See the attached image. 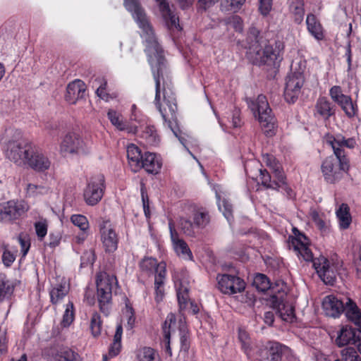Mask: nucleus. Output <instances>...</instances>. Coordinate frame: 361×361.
<instances>
[{"instance_id":"f3484780","label":"nucleus","mask_w":361,"mask_h":361,"mask_svg":"<svg viewBox=\"0 0 361 361\" xmlns=\"http://www.w3.org/2000/svg\"><path fill=\"white\" fill-rule=\"evenodd\" d=\"M314 267L321 279L327 285L333 286L336 279V272L329 266V260L322 256L314 260Z\"/></svg>"},{"instance_id":"dca6fc26","label":"nucleus","mask_w":361,"mask_h":361,"mask_svg":"<svg viewBox=\"0 0 361 361\" xmlns=\"http://www.w3.org/2000/svg\"><path fill=\"white\" fill-rule=\"evenodd\" d=\"M27 207L23 202L11 200L2 204L1 221L11 222L23 215Z\"/></svg>"},{"instance_id":"69168bd1","label":"nucleus","mask_w":361,"mask_h":361,"mask_svg":"<svg viewBox=\"0 0 361 361\" xmlns=\"http://www.w3.org/2000/svg\"><path fill=\"white\" fill-rule=\"evenodd\" d=\"M224 211L223 212L224 216L226 219L230 221L232 219V207L231 204L224 202Z\"/></svg>"},{"instance_id":"864d4df0","label":"nucleus","mask_w":361,"mask_h":361,"mask_svg":"<svg viewBox=\"0 0 361 361\" xmlns=\"http://www.w3.org/2000/svg\"><path fill=\"white\" fill-rule=\"evenodd\" d=\"M47 190H48L47 188L42 185H37L32 183H29L27 185V192L31 195H35V194L46 193Z\"/></svg>"},{"instance_id":"680f3d73","label":"nucleus","mask_w":361,"mask_h":361,"mask_svg":"<svg viewBox=\"0 0 361 361\" xmlns=\"http://www.w3.org/2000/svg\"><path fill=\"white\" fill-rule=\"evenodd\" d=\"M121 343H115L113 341V343L111 344L109 350V354L111 357H115L118 355V353L121 351Z\"/></svg>"},{"instance_id":"6ab92c4d","label":"nucleus","mask_w":361,"mask_h":361,"mask_svg":"<svg viewBox=\"0 0 361 361\" xmlns=\"http://www.w3.org/2000/svg\"><path fill=\"white\" fill-rule=\"evenodd\" d=\"M322 307L326 316L336 318L344 312V303L336 296H326L322 302Z\"/></svg>"},{"instance_id":"2eb2a0df","label":"nucleus","mask_w":361,"mask_h":361,"mask_svg":"<svg viewBox=\"0 0 361 361\" xmlns=\"http://www.w3.org/2000/svg\"><path fill=\"white\" fill-rule=\"evenodd\" d=\"M26 165L32 169L44 172L48 170L51 166V161L49 158L42 152V151L32 143Z\"/></svg>"},{"instance_id":"3c124183","label":"nucleus","mask_w":361,"mask_h":361,"mask_svg":"<svg viewBox=\"0 0 361 361\" xmlns=\"http://www.w3.org/2000/svg\"><path fill=\"white\" fill-rule=\"evenodd\" d=\"M71 222L82 231H86L89 228V223L85 216L82 214H73L71 217Z\"/></svg>"},{"instance_id":"c756f323","label":"nucleus","mask_w":361,"mask_h":361,"mask_svg":"<svg viewBox=\"0 0 361 361\" xmlns=\"http://www.w3.org/2000/svg\"><path fill=\"white\" fill-rule=\"evenodd\" d=\"M336 216L341 228L347 229L350 226L352 218L350 214V208L347 204L343 203L340 205L336 210Z\"/></svg>"},{"instance_id":"58836bf2","label":"nucleus","mask_w":361,"mask_h":361,"mask_svg":"<svg viewBox=\"0 0 361 361\" xmlns=\"http://www.w3.org/2000/svg\"><path fill=\"white\" fill-rule=\"evenodd\" d=\"M343 98V100L341 101L338 105L344 111L348 117L352 118L355 116L358 111L356 102H353L350 96L347 95Z\"/></svg>"},{"instance_id":"338daca9","label":"nucleus","mask_w":361,"mask_h":361,"mask_svg":"<svg viewBox=\"0 0 361 361\" xmlns=\"http://www.w3.org/2000/svg\"><path fill=\"white\" fill-rule=\"evenodd\" d=\"M123 334V327L121 324H118L114 336V342L121 343V338Z\"/></svg>"},{"instance_id":"4c0bfd02","label":"nucleus","mask_w":361,"mask_h":361,"mask_svg":"<svg viewBox=\"0 0 361 361\" xmlns=\"http://www.w3.org/2000/svg\"><path fill=\"white\" fill-rule=\"evenodd\" d=\"M290 10L294 14V20L300 23L304 16V0H290Z\"/></svg>"},{"instance_id":"7c9ffc66","label":"nucleus","mask_w":361,"mask_h":361,"mask_svg":"<svg viewBox=\"0 0 361 361\" xmlns=\"http://www.w3.org/2000/svg\"><path fill=\"white\" fill-rule=\"evenodd\" d=\"M315 109L317 114L324 119H328L334 114L331 102L325 97L317 99Z\"/></svg>"},{"instance_id":"c9c22d12","label":"nucleus","mask_w":361,"mask_h":361,"mask_svg":"<svg viewBox=\"0 0 361 361\" xmlns=\"http://www.w3.org/2000/svg\"><path fill=\"white\" fill-rule=\"evenodd\" d=\"M179 336L180 350L188 353L190 346V335L185 322L181 320L179 322Z\"/></svg>"},{"instance_id":"20e7f679","label":"nucleus","mask_w":361,"mask_h":361,"mask_svg":"<svg viewBox=\"0 0 361 361\" xmlns=\"http://www.w3.org/2000/svg\"><path fill=\"white\" fill-rule=\"evenodd\" d=\"M262 161L272 171L274 179L271 180V176L267 169H260L259 178L262 185L266 188L272 190L282 188L286 192L288 196H291L293 191L288 187L286 183V176L281 164L276 161L275 157L269 154H263Z\"/></svg>"},{"instance_id":"8fccbe9b","label":"nucleus","mask_w":361,"mask_h":361,"mask_svg":"<svg viewBox=\"0 0 361 361\" xmlns=\"http://www.w3.org/2000/svg\"><path fill=\"white\" fill-rule=\"evenodd\" d=\"M17 250L11 251L8 248V245L4 246V252L2 254V262L6 267H10L16 258Z\"/></svg>"},{"instance_id":"c03bdc74","label":"nucleus","mask_w":361,"mask_h":361,"mask_svg":"<svg viewBox=\"0 0 361 361\" xmlns=\"http://www.w3.org/2000/svg\"><path fill=\"white\" fill-rule=\"evenodd\" d=\"M173 248L178 255L185 259L192 260V253L185 240L178 241L176 244L173 245Z\"/></svg>"},{"instance_id":"6e6d98bb","label":"nucleus","mask_w":361,"mask_h":361,"mask_svg":"<svg viewBox=\"0 0 361 361\" xmlns=\"http://www.w3.org/2000/svg\"><path fill=\"white\" fill-rule=\"evenodd\" d=\"M272 0H259V11L263 16H267L271 8Z\"/></svg>"},{"instance_id":"4468645a","label":"nucleus","mask_w":361,"mask_h":361,"mask_svg":"<svg viewBox=\"0 0 361 361\" xmlns=\"http://www.w3.org/2000/svg\"><path fill=\"white\" fill-rule=\"evenodd\" d=\"M219 289L224 294L241 293L245 288L244 280L231 274H219L216 277Z\"/></svg>"},{"instance_id":"473e14b6","label":"nucleus","mask_w":361,"mask_h":361,"mask_svg":"<svg viewBox=\"0 0 361 361\" xmlns=\"http://www.w3.org/2000/svg\"><path fill=\"white\" fill-rule=\"evenodd\" d=\"M69 288L66 283H58L54 286L49 291L50 301L53 305H56L61 301L68 294Z\"/></svg>"},{"instance_id":"72a5a7b5","label":"nucleus","mask_w":361,"mask_h":361,"mask_svg":"<svg viewBox=\"0 0 361 361\" xmlns=\"http://www.w3.org/2000/svg\"><path fill=\"white\" fill-rule=\"evenodd\" d=\"M166 273H164V269H160L159 276H155L154 278V290H155V300L159 302L162 300L164 295V283L166 279Z\"/></svg>"},{"instance_id":"5fc2aeb1","label":"nucleus","mask_w":361,"mask_h":361,"mask_svg":"<svg viewBox=\"0 0 361 361\" xmlns=\"http://www.w3.org/2000/svg\"><path fill=\"white\" fill-rule=\"evenodd\" d=\"M36 233L39 240H42L47 233V226L44 222H36L35 224Z\"/></svg>"},{"instance_id":"0e129e2a","label":"nucleus","mask_w":361,"mask_h":361,"mask_svg":"<svg viewBox=\"0 0 361 361\" xmlns=\"http://www.w3.org/2000/svg\"><path fill=\"white\" fill-rule=\"evenodd\" d=\"M126 313L128 314V325L132 329L135 322L133 309L128 305H126Z\"/></svg>"},{"instance_id":"5701e85b","label":"nucleus","mask_w":361,"mask_h":361,"mask_svg":"<svg viewBox=\"0 0 361 361\" xmlns=\"http://www.w3.org/2000/svg\"><path fill=\"white\" fill-rule=\"evenodd\" d=\"M357 333L358 331L355 329L344 326L338 331L335 343L339 347H343L350 343L355 344L356 343Z\"/></svg>"},{"instance_id":"bf43d9fd","label":"nucleus","mask_w":361,"mask_h":361,"mask_svg":"<svg viewBox=\"0 0 361 361\" xmlns=\"http://www.w3.org/2000/svg\"><path fill=\"white\" fill-rule=\"evenodd\" d=\"M107 85L106 81L104 80L103 82L97 87L96 93L98 97L104 100H108L109 94L106 92V87Z\"/></svg>"},{"instance_id":"c85d7f7f","label":"nucleus","mask_w":361,"mask_h":361,"mask_svg":"<svg viewBox=\"0 0 361 361\" xmlns=\"http://www.w3.org/2000/svg\"><path fill=\"white\" fill-rule=\"evenodd\" d=\"M160 11L169 29L181 30L179 24V18L171 10L169 5L162 4L161 10Z\"/></svg>"},{"instance_id":"9b49d317","label":"nucleus","mask_w":361,"mask_h":361,"mask_svg":"<svg viewBox=\"0 0 361 361\" xmlns=\"http://www.w3.org/2000/svg\"><path fill=\"white\" fill-rule=\"evenodd\" d=\"M59 151L62 156L87 154L90 148L85 144L80 136L75 133H68L62 139Z\"/></svg>"},{"instance_id":"cd10ccee","label":"nucleus","mask_w":361,"mask_h":361,"mask_svg":"<svg viewBox=\"0 0 361 361\" xmlns=\"http://www.w3.org/2000/svg\"><path fill=\"white\" fill-rule=\"evenodd\" d=\"M107 116L111 124L114 125L117 129L120 130H126L129 133H137V127L130 126L122 120L121 115L117 111L110 109L107 113Z\"/></svg>"},{"instance_id":"1a4fd4ad","label":"nucleus","mask_w":361,"mask_h":361,"mask_svg":"<svg viewBox=\"0 0 361 361\" xmlns=\"http://www.w3.org/2000/svg\"><path fill=\"white\" fill-rule=\"evenodd\" d=\"M271 292L269 302L271 307L276 311V314L283 321L293 322L295 317V308L286 300V292L282 288L274 290V288H272Z\"/></svg>"},{"instance_id":"f704fd0d","label":"nucleus","mask_w":361,"mask_h":361,"mask_svg":"<svg viewBox=\"0 0 361 361\" xmlns=\"http://www.w3.org/2000/svg\"><path fill=\"white\" fill-rule=\"evenodd\" d=\"M79 357L78 353L68 347L61 348L55 355L56 361H78Z\"/></svg>"},{"instance_id":"49530a36","label":"nucleus","mask_w":361,"mask_h":361,"mask_svg":"<svg viewBox=\"0 0 361 361\" xmlns=\"http://www.w3.org/2000/svg\"><path fill=\"white\" fill-rule=\"evenodd\" d=\"M75 319V310L73 303L72 302H68L66 305L65 312L63 315V319L61 321V325L63 327L69 326Z\"/></svg>"},{"instance_id":"a18cd8bd","label":"nucleus","mask_w":361,"mask_h":361,"mask_svg":"<svg viewBox=\"0 0 361 361\" xmlns=\"http://www.w3.org/2000/svg\"><path fill=\"white\" fill-rule=\"evenodd\" d=\"M253 284L256 286V288L261 292H264L271 287L269 278L263 274H257L255 276Z\"/></svg>"},{"instance_id":"423d86ee","label":"nucleus","mask_w":361,"mask_h":361,"mask_svg":"<svg viewBox=\"0 0 361 361\" xmlns=\"http://www.w3.org/2000/svg\"><path fill=\"white\" fill-rule=\"evenodd\" d=\"M298 66V69L295 68V71L288 74L286 79V86L284 89V98L290 104L295 103L300 92L301 88L305 82L304 71L306 68V62L300 60L295 66ZM294 63L292 64V66Z\"/></svg>"},{"instance_id":"09e8293b","label":"nucleus","mask_w":361,"mask_h":361,"mask_svg":"<svg viewBox=\"0 0 361 361\" xmlns=\"http://www.w3.org/2000/svg\"><path fill=\"white\" fill-rule=\"evenodd\" d=\"M102 322L101 317L97 312L92 314L90 319V330L93 336L97 337L100 335L102 331Z\"/></svg>"},{"instance_id":"a878e982","label":"nucleus","mask_w":361,"mask_h":361,"mask_svg":"<svg viewBox=\"0 0 361 361\" xmlns=\"http://www.w3.org/2000/svg\"><path fill=\"white\" fill-rule=\"evenodd\" d=\"M176 316L173 313H169L163 325H162V331L164 335V343L165 345V351L169 355V356H172V350L170 345V340H171V329L173 325L176 324Z\"/></svg>"},{"instance_id":"f257e3e1","label":"nucleus","mask_w":361,"mask_h":361,"mask_svg":"<svg viewBox=\"0 0 361 361\" xmlns=\"http://www.w3.org/2000/svg\"><path fill=\"white\" fill-rule=\"evenodd\" d=\"M123 4L143 31L145 52L155 81L154 104L161 115L164 124L167 125L187 151L192 155L185 145L186 140L183 137L178 136L175 130L177 111L176 99L171 82L164 78L167 71L164 49L159 43L139 1L137 0H124Z\"/></svg>"},{"instance_id":"4d7b16f0","label":"nucleus","mask_w":361,"mask_h":361,"mask_svg":"<svg viewBox=\"0 0 361 361\" xmlns=\"http://www.w3.org/2000/svg\"><path fill=\"white\" fill-rule=\"evenodd\" d=\"M61 235L59 233H50L49 235V243H47V245L50 247H56L58 246L61 242Z\"/></svg>"},{"instance_id":"f03ea898","label":"nucleus","mask_w":361,"mask_h":361,"mask_svg":"<svg viewBox=\"0 0 361 361\" xmlns=\"http://www.w3.org/2000/svg\"><path fill=\"white\" fill-rule=\"evenodd\" d=\"M327 145L331 147L335 157L326 158L321 166L324 180L328 183H335L342 177L343 173L348 171L349 159L345 154V148L353 149L356 146L354 137L345 138L342 134L332 135L327 133L324 137Z\"/></svg>"},{"instance_id":"603ef678","label":"nucleus","mask_w":361,"mask_h":361,"mask_svg":"<svg viewBox=\"0 0 361 361\" xmlns=\"http://www.w3.org/2000/svg\"><path fill=\"white\" fill-rule=\"evenodd\" d=\"M329 94L331 99L338 104H339L341 101L343 100L344 97L347 96L342 93L341 87L338 85H334L330 89Z\"/></svg>"},{"instance_id":"0eeeda50","label":"nucleus","mask_w":361,"mask_h":361,"mask_svg":"<svg viewBox=\"0 0 361 361\" xmlns=\"http://www.w3.org/2000/svg\"><path fill=\"white\" fill-rule=\"evenodd\" d=\"M249 106L254 111L257 119L267 136L274 134L273 130L275 128L276 119L272 114L267 99L264 95L260 94L257 97L256 102L249 104Z\"/></svg>"},{"instance_id":"13d9d810","label":"nucleus","mask_w":361,"mask_h":361,"mask_svg":"<svg viewBox=\"0 0 361 361\" xmlns=\"http://www.w3.org/2000/svg\"><path fill=\"white\" fill-rule=\"evenodd\" d=\"M18 242L20 245L23 257H25L28 252L30 247V240L25 238L22 237L21 235H19Z\"/></svg>"},{"instance_id":"e433bc0d","label":"nucleus","mask_w":361,"mask_h":361,"mask_svg":"<svg viewBox=\"0 0 361 361\" xmlns=\"http://www.w3.org/2000/svg\"><path fill=\"white\" fill-rule=\"evenodd\" d=\"M14 286L5 275H0V301L8 298L13 293Z\"/></svg>"},{"instance_id":"ea45409f","label":"nucleus","mask_w":361,"mask_h":361,"mask_svg":"<svg viewBox=\"0 0 361 361\" xmlns=\"http://www.w3.org/2000/svg\"><path fill=\"white\" fill-rule=\"evenodd\" d=\"M141 137L146 140L149 145H157L159 142V137L153 126H147L142 131Z\"/></svg>"},{"instance_id":"39448f33","label":"nucleus","mask_w":361,"mask_h":361,"mask_svg":"<svg viewBox=\"0 0 361 361\" xmlns=\"http://www.w3.org/2000/svg\"><path fill=\"white\" fill-rule=\"evenodd\" d=\"M211 221V216L205 208L194 209L189 218L180 217L179 228L181 232L192 238H195L200 230L206 228Z\"/></svg>"},{"instance_id":"412c9836","label":"nucleus","mask_w":361,"mask_h":361,"mask_svg":"<svg viewBox=\"0 0 361 361\" xmlns=\"http://www.w3.org/2000/svg\"><path fill=\"white\" fill-rule=\"evenodd\" d=\"M85 93V83L80 80H75L67 86L66 100L70 104H74L77 100L84 97Z\"/></svg>"},{"instance_id":"a211bd4d","label":"nucleus","mask_w":361,"mask_h":361,"mask_svg":"<svg viewBox=\"0 0 361 361\" xmlns=\"http://www.w3.org/2000/svg\"><path fill=\"white\" fill-rule=\"evenodd\" d=\"M298 235L293 237L290 241V247H292L296 255L307 262H312L314 263L313 254L311 250L308 247V239L302 233L298 231Z\"/></svg>"},{"instance_id":"393cba45","label":"nucleus","mask_w":361,"mask_h":361,"mask_svg":"<svg viewBox=\"0 0 361 361\" xmlns=\"http://www.w3.org/2000/svg\"><path fill=\"white\" fill-rule=\"evenodd\" d=\"M127 158L131 170L136 173L139 171L140 162L142 161L143 154L140 149L135 144H130L127 147Z\"/></svg>"},{"instance_id":"052dcab7","label":"nucleus","mask_w":361,"mask_h":361,"mask_svg":"<svg viewBox=\"0 0 361 361\" xmlns=\"http://www.w3.org/2000/svg\"><path fill=\"white\" fill-rule=\"evenodd\" d=\"M81 266H86L87 264H93L94 262V255L93 251L85 252L81 257Z\"/></svg>"},{"instance_id":"bb28decb","label":"nucleus","mask_w":361,"mask_h":361,"mask_svg":"<svg viewBox=\"0 0 361 361\" xmlns=\"http://www.w3.org/2000/svg\"><path fill=\"white\" fill-rule=\"evenodd\" d=\"M348 320L353 322L361 329V312L357 305L350 298L344 304V312Z\"/></svg>"},{"instance_id":"7ed1b4c3","label":"nucleus","mask_w":361,"mask_h":361,"mask_svg":"<svg viewBox=\"0 0 361 361\" xmlns=\"http://www.w3.org/2000/svg\"><path fill=\"white\" fill-rule=\"evenodd\" d=\"M270 33L261 32L251 27L246 37L247 48L252 54L253 63L259 66H279L283 60L284 44L281 40H270Z\"/></svg>"},{"instance_id":"4be33fe9","label":"nucleus","mask_w":361,"mask_h":361,"mask_svg":"<svg viewBox=\"0 0 361 361\" xmlns=\"http://www.w3.org/2000/svg\"><path fill=\"white\" fill-rule=\"evenodd\" d=\"M140 268L142 271L145 272L148 275L154 274L159 276V272L161 268L164 273H166V265L164 262H158L155 258L145 257L140 262Z\"/></svg>"},{"instance_id":"6e6552de","label":"nucleus","mask_w":361,"mask_h":361,"mask_svg":"<svg viewBox=\"0 0 361 361\" xmlns=\"http://www.w3.org/2000/svg\"><path fill=\"white\" fill-rule=\"evenodd\" d=\"M96 283L100 311L107 316L110 311L112 286L114 283H117L116 278L106 274L97 275Z\"/></svg>"},{"instance_id":"ddd939ff","label":"nucleus","mask_w":361,"mask_h":361,"mask_svg":"<svg viewBox=\"0 0 361 361\" xmlns=\"http://www.w3.org/2000/svg\"><path fill=\"white\" fill-rule=\"evenodd\" d=\"M99 233L102 246L106 252L113 253L118 248V235L109 221L99 224Z\"/></svg>"},{"instance_id":"f8f14e48","label":"nucleus","mask_w":361,"mask_h":361,"mask_svg":"<svg viewBox=\"0 0 361 361\" xmlns=\"http://www.w3.org/2000/svg\"><path fill=\"white\" fill-rule=\"evenodd\" d=\"M105 190V178L102 174H97L90 178L84 190L85 202L90 206L96 205L102 198Z\"/></svg>"},{"instance_id":"79ce46f5","label":"nucleus","mask_w":361,"mask_h":361,"mask_svg":"<svg viewBox=\"0 0 361 361\" xmlns=\"http://www.w3.org/2000/svg\"><path fill=\"white\" fill-rule=\"evenodd\" d=\"M138 361H159V355L156 351L150 347L140 348L137 354Z\"/></svg>"},{"instance_id":"b1692460","label":"nucleus","mask_w":361,"mask_h":361,"mask_svg":"<svg viewBox=\"0 0 361 361\" xmlns=\"http://www.w3.org/2000/svg\"><path fill=\"white\" fill-rule=\"evenodd\" d=\"M287 348L277 342H269L262 351L267 356V361H282Z\"/></svg>"},{"instance_id":"37998d69","label":"nucleus","mask_w":361,"mask_h":361,"mask_svg":"<svg viewBox=\"0 0 361 361\" xmlns=\"http://www.w3.org/2000/svg\"><path fill=\"white\" fill-rule=\"evenodd\" d=\"M334 361H361V356L353 347H347L341 350V358Z\"/></svg>"},{"instance_id":"a19ab883","label":"nucleus","mask_w":361,"mask_h":361,"mask_svg":"<svg viewBox=\"0 0 361 361\" xmlns=\"http://www.w3.org/2000/svg\"><path fill=\"white\" fill-rule=\"evenodd\" d=\"M238 341L241 345V350L250 357L252 353L251 340L248 334L241 329L238 330Z\"/></svg>"},{"instance_id":"de8ad7c7","label":"nucleus","mask_w":361,"mask_h":361,"mask_svg":"<svg viewBox=\"0 0 361 361\" xmlns=\"http://www.w3.org/2000/svg\"><path fill=\"white\" fill-rule=\"evenodd\" d=\"M189 290L183 284L177 289V298L180 309L185 310L187 307L188 301L189 300Z\"/></svg>"},{"instance_id":"aec40b11","label":"nucleus","mask_w":361,"mask_h":361,"mask_svg":"<svg viewBox=\"0 0 361 361\" xmlns=\"http://www.w3.org/2000/svg\"><path fill=\"white\" fill-rule=\"evenodd\" d=\"M162 166V162L159 156L154 153L145 152L142 161L140 162L139 170L144 169L145 171L151 174L159 173Z\"/></svg>"},{"instance_id":"9d476101","label":"nucleus","mask_w":361,"mask_h":361,"mask_svg":"<svg viewBox=\"0 0 361 361\" xmlns=\"http://www.w3.org/2000/svg\"><path fill=\"white\" fill-rule=\"evenodd\" d=\"M32 142L28 141H9L6 145V157L17 166L26 165Z\"/></svg>"},{"instance_id":"2f4dec72","label":"nucleus","mask_w":361,"mask_h":361,"mask_svg":"<svg viewBox=\"0 0 361 361\" xmlns=\"http://www.w3.org/2000/svg\"><path fill=\"white\" fill-rule=\"evenodd\" d=\"M306 23L308 31L313 35L317 39H322L324 37L322 32V27L320 23L317 21L314 15L310 13L308 14L306 19Z\"/></svg>"},{"instance_id":"e2e57ef3","label":"nucleus","mask_w":361,"mask_h":361,"mask_svg":"<svg viewBox=\"0 0 361 361\" xmlns=\"http://www.w3.org/2000/svg\"><path fill=\"white\" fill-rule=\"evenodd\" d=\"M169 230H170L171 239V241H172V243L173 245L176 244L178 243V241H180L183 239L179 238L178 233L174 228V226L172 223L169 222Z\"/></svg>"},{"instance_id":"774afa93","label":"nucleus","mask_w":361,"mask_h":361,"mask_svg":"<svg viewBox=\"0 0 361 361\" xmlns=\"http://www.w3.org/2000/svg\"><path fill=\"white\" fill-rule=\"evenodd\" d=\"M264 321L269 326H271L274 322V314L272 312H266L264 314Z\"/></svg>"}]
</instances>
